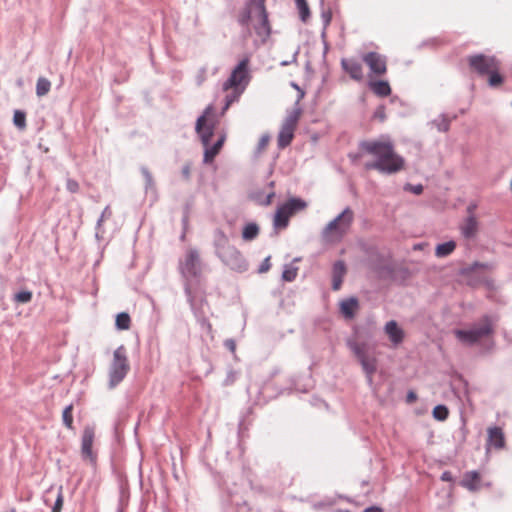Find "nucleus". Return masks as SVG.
<instances>
[{"label": "nucleus", "instance_id": "1", "mask_svg": "<svg viewBox=\"0 0 512 512\" xmlns=\"http://www.w3.org/2000/svg\"><path fill=\"white\" fill-rule=\"evenodd\" d=\"M204 264L201 260L199 250L189 248L185 251L183 258L179 259L178 270L183 278L184 292L191 309L194 310L196 317L202 327L211 330L212 326L209 320L197 313L195 310L197 300H205V279L203 276Z\"/></svg>", "mask_w": 512, "mask_h": 512}, {"label": "nucleus", "instance_id": "2", "mask_svg": "<svg viewBox=\"0 0 512 512\" xmlns=\"http://www.w3.org/2000/svg\"><path fill=\"white\" fill-rule=\"evenodd\" d=\"M359 149L374 158L364 164L368 171L375 170L383 175H393L405 168V159L396 153L390 140H363L359 143Z\"/></svg>", "mask_w": 512, "mask_h": 512}, {"label": "nucleus", "instance_id": "3", "mask_svg": "<svg viewBox=\"0 0 512 512\" xmlns=\"http://www.w3.org/2000/svg\"><path fill=\"white\" fill-rule=\"evenodd\" d=\"M258 22L254 25L255 33L262 38H268L271 34V25L265 0H246L243 8L239 11L237 22L240 26L249 28L252 17Z\"/></svg>", "mask_w": 512, "mask_h": 512}, {"label": "nucleus", "instance_id": "4", "mask_svg": "<svg viewBox=\"0 0 512 512\" xmlns=\"http://www.w3.org/2000/svg\"><path fill=\"white\" fill-rule=\"evenodd\" d=\"M214 248L217 257L231 270L241 273L248 269V263L242 253L230 244L227 235L221 229L215 231Z\"/></svg>", "mask_w": 512, "mask_h": 512}, {"label": "nucleus", "instance_id": "5", "mask_svg": "<svg viewBox=\"0 0 512 512\" xmlns=\"http://www.w3.org/2000/svg\"><path fill=\"white\" fill-rule=\"evenodd\" d=\"M494 322L495 320L490 315H484L480 325H474L469 330L456 329L454 335L460 342L472 346L482 338L494 333Z\"/></svg>", "mask_w": 512, "mask_h": 512}, {"label": "nucleus", "instance_id": "6", "mask_svg": "<svg viewBox=\"0 0 512 512\" xmlns=\"http://www.w3.org/2000/svg\"><path fill=\"white\" fill-rule=\"evenodd\" d=\"M130 370V364L127 356V350L124 345L118 346L113 352V358L109 367L108 387L114 389L127 376Z\"/></svg>", "mask_w": 512, "mask_h": 512}, {"label": "nucleus", "instance_id": "7", "mask_svg": "<svg viewBox=\"0 0 512 512\" xmlns=\"http://www.w3.org/2000/svg\"><path fill=\"white\" fill-rule=\"evenodd\" d=\"M354 221V212L350 207H346L338 216L330 221L322 230V238L330 239V234L335 233L339 237L345 235Z\"/></svg>", "mask_w": 512, "mask_h": 512}, {"label": "nucleus", "instance_id": "8", "mask_svg": "<svg viewBox=\"0 0 512 512\" xmlns=\"http://www.w3.org/2000/svg\"><path fill=\"white\" fill-rule=\"evenodd\" d=\"M249 58L244 57L232 70L230 76L224 81L222 89L228 91L232 87H244L249 84L251 76L249 71Z\"/></svg>", "mask_w": 512, "mask_h": 512}, {"label": "nucleus", "instance_id": "9", "mask_svg": "<svg viewBox=\"0 0 512 512\" xmlns=\"http://www.w3.org/2000/svg\"><path fill=\"white\" fill-rule=\"evenodd\" d=\"M350 349L353 351L365 372L367 382L373 383V375L377 371V360L373 355H369L366 351L364 343H350Z\"/></svg>", "mask_w": 512, "mask_h": 512}, {"label": "nucleus", "instance_id": "10", "mask_svg": "<svg viewBox=\"0 0 512 512\" xmlns=\"http://www.w3.org/2000/svg\"><path fill=\"white\" fill-rule=\"evenodd\" d=\"M301 112L302 111L299 107L295 108L284 119L277 139L278 147L280 149H284L291 144Z\"/></svg>", "mask_w": 512, "mask_h": 512}, {"label": "nucleus", "instance_id": "11", "mask_svg": "<svg viewBox=\"0 0 512 512\" xmlns=\"http://www.w3.org/2000/svg\"><path fill=\"white\" fill-rule=\"evenodd\" d=\"M467 62L470 69L480 76L487 75L492 69L500 68L496 57L482 53L467 56Z\"/></svg>", "mask_w": 512, "mask_h": 512}, {"label": "nucleus", "instance_id": "12", "mask_svg": "<svg viewBox=\"0 0 512 512\" xmlns=\"http://www.w3.org/2000/svg\"><path fill=\"white\" fill-rule=\"evenodd\" d=\"M94 438V427L86 426L81 438V457L84 461H89L91 465H96L97 463V455L92 450Z\"/></svg>", "mask_w": 512, "mask_h": 512}, {"label": "nucleus", "instance_id": "13", "mask_svg": "<svg viewBox=\"0 0 512 512\" xmlns=\"http://www.w3.org/2000/svg\"><path fill=\"white\" fill-rule=\"evenodd\" d=\"M43 502L51 507V512H61L64 504L63 487L50 486L43 495Z\"/></svg>", "mask_w": 512, "mask_h": 512}, {"label": "nucleus", "instance_id": "14", "mask_svg": "<svg viewBox=\"0 0 512 512\" xmlns=\"http://www.w3.org/2000/svg\"><path fill=\"white\" fill-rule=\"evenodd\" d=\"M212 106L209 105L204 113L198 117L196 121V132L200 136L201 142L204 147H207L211 143V139L214 135V125L205 124L206 116L211 112Z\"/></svg>", "mask_w": 512, "mask_h": 512}, {"label": "nucleus", "instance_id": "15", "mask_svg": "<svg viewBox=\"0 0 512 512\" xmlns=\"http://www.w3.org/2000/svg\"><path fill=\"white\" fill-rule=\"evenodd\" d=\"M363 61L367 64L370 69V72L381 76L387 71L386 58L374 51L368 52L363 55Z\"/></svg>", "mask_w": 512, "mask_h": 512}, {"label": "nucleus", "instance_id": "16", "mask_svg": "<svg viewBox=\"0 0 512 512\" xmlns=\"http://www.w3.org/2000/svg\"><path fill=\"white\" fill-rule=\"evenodd\" d=\"M341 67L353 80L362 81L364 78L362 64L355 59H341Z\"/></svg>", "mask_w": 512, "mask_h": 512}, {"label": "nucleus", "instance_id": "17", "mask_svg": "<svg viewBox=\"0 0 512 512\" xmlns=\"http://www.w3.org/2000/svg\"><path fill=\"white\" fill-rule=\"evenodd\" d=\"M486 445L495 449H503L505 447L503 429L498 426L488 427Z\"/></svg>", "mask_w": 512, "mask_h": 512}, {"label": "nucleus", "instance_id": "18", "mask_svg": "<svg viewBox=\"0 0 512 512\" xmlns=\"http://www.w3.org/2000/svg\"><path fill=\"white\" fill-rule=\"evenodd\" d=\"M468 211L472 213V207H469ZM478 228L479 224L476 217L470 214L460 225V232L465 239H472L476 236Z\"/></svg>", "mask_w": 512, "mask_h": 512}, {"label": "nucleus", "instance_id": "19", "mask_svg": "<svg viewBox=\"0 0 512 512\" xmlns=\"http://www.w3.org/2000/svg\"><path fill=\"white\" fill-rule=\"evenodd\" d=\"M347 272L345 262L337 260L332 268V289L337 291L341 288L344 276Z\"/></svg>", "mask_w": 512, "mask_h": 512}, {"label": "nucleus", "instance_id": "20", "mask_svg": "<svg viewBox=\"0 0 512 512\" xmlns=\"http://www.w3.org/2000/svg\"><path fill=\"white\" fill-rule=\"evenodd\" d=\"M480 480V474L477 471H467L460 481V485L469 491L475 492L481 487Z\"/></svg>", "mask_w": 512, "mask_h": 512}, {"label": "nucleus", "instance_id": "21", "mask_svg": "<svg viewBox=\"0 0 512 512\" xmlns=\"http://www.w3.org/2000/svg\"><path fill=\"white\" fill-rule=\"evenodd\" d=\"M293 214L285 205L281 204L274 215L273 225L277 229H285L289 224V219Z\"/></svg>", "mask_w": 512, "mask_h": 512}, {"label": "nucleus", "instance_id": "22", "mask_svg": "<svg viewBox=\"0 0 512 512\" xmlns=\"http://www.w3.org/2000/svg\"><path fill=\"white\" fill-rule=\"evenodd\" d=\"M385 332L388 334L389 339L395 345L400 344L404 338L403 330L398 326L395 320H390L385 324Z\"/></svg>", "mask_w": 512, "mask_h": 512}, {"label": "nucleus", "instance_id": "23", "mask_svg": "<svg viewBox=\"0 0 512 512\" xmlns=\"http://www.w3.org/2000/svg\"><path fill=\"white\" fill-rule=\"evenodd\" d=\"M359 307V302L356 297L347 298L340 303V311L346 319H352L355 316V311Z\"/></svg>", "mask_w": 512, "mask_h": 512}, {"label": "nucleus", "instance_id": "24", "mask_svg": "<svg viewBox=\"0 0 512 512\" xmlns=\"http://www.w3.org/2000/svg\"><path fill=\"white\" fill-rule=\"evenodd\" d=\"M370 90L379 97H387L391 94V87L386 80H370L368 82Z\"/></svg>", "mask_w": 512, "mask_h": 512}, {"label": "nucleus", "instance_id": "25", "mask_svg": "<svg viewBox=\"0 0 512 512\" xmlns=\"http://www.w3.org/2000/svg\"><path fill=\"white\" fill-rule=\"evenodd\" d=\"M225 141V135H222L213 145L209 144L205 147L204 151V163H210L213 161L215 156L219 153Z\"/></svg>", "mask_w": 512, "mask_h": 512}, {"label": "nucleus", "instance_id": "26", "mask_svg": "<svg viewBox=\"0 0 512 512\" xmlns=\"http://www.w3.org/2000/svg\"><path fill=\"white\" fill-rule=\"evenodd\" d=\"M456 248V242L453 240L438 244L435 248V256L444 258L453 253Z\"/></svg>", "mask_w": 512, "mask_h": 512}, {"label": "nucleus", "instance_id": "27", "mask_svg": "<svg viewBox=\"0 0 512 512\" xmlns=\"http://www.w3.org/2000/svg\"><path fill=\"white\" fill-rule=\"evenodd\" d=\"M259 235V226L255 222L246 224L242 231V238L245 241H252Z\"/></svg>", "mask_w": 512, "mask_h": 512}, {"label": "nucleus", "instance_id": "28", "mask_svg": "<svg viewBox=\"0 0 512 512\" xmlns=\"http://www.w3.org/2000/svg\"><path fill=\"white\" fill-rule=\"evenodd\" d=\"M288 210H291V213L294 214L296 212L302 211L307 207V203L301 198H291L287 202L283 203Z\"/></svg>", "mask_w": 512, "mask_h": 512}, {"label": "nucleus", "instance_id": "29", "mask_svg": "<svg viewBox=\"0 0 512 512\" xmlns=\"http://www.w3.org/2000/svg\"><path fill=\"white\" fill-rule=\"evenodd\" d=\"M275 196L274 191H270L269 193H264L262 191H257L252 194V199L260 205L268 206L272 202V198Z\"/></svg>", "mask_w": 512, "mask_h": 512}, {"label": "nucleus", "instance_id": "30", "mask_svg": "<svg viewBox=\"0 0 512 512\" xmlns=\"http://www.w3.org/2000/svg\"><path fill=\"white\" fill-rule=\"evenodd\" d=\"M432 124L436 127L439 132H448L450 129V123L447 113L440 114L436 119L432 121Z\"/></svg>", "mask_w": 512, "mask_h": 512}, {"label": "nucleus", "instance_id": "31", "mask_svg": "<svg viewBox=\"0 0 512 512\" xmlns=\"http://www.w3.org/2000/svg\"><path fill=\"white\" fill-rule=\"evenodd\" d=\"M233 91L226 95L225 105L223 107V113L230 107L231 104L239 100L240 95L244 92V87H232Z\"/></svg>", "mask_w": 512, "mask_h": 512}, {"label": "nucleus", "instance_id": "32", "mask_svg": "<svg viewBox=\"0 0 512 512\" xmlns=\"http://www.w3.org/2000/svg\"><path fill=\"white\" fill-rule=\"evenodd\" d=\"M51 88V82L45 77H39L36 83V95L42 97L46 95Z\"/></svg>", "mask_w": 512, "mask_h": 512}, {"label": "nucleus", "instance_id": "33", "mask_svg": "<svg viewBox=\"0 0 512 512\" xmlns=\"http://www.w3.org/2000/svg\"><path fill=\"white\" fill-rule=\"evenodd\" d=\"M115 325L119 330H127L131 325V318L128 313L121 312L117 314Z\"/></svg>", "mask_w": 512, "mask_h": 512}, {"label": "nucleus", "instance_id": "34", "mask_svg": "<svg viewBox=\"0 0 512 512\" xmlns=\"http://www.w3.org/2000/svg\"><path fill=\"white\" fill-rule=\"evenodd\" d=\"M72 411H73V404H69L64 408L63 413H62L63 424L69 430L74 429Z\"/></svg>", "mask_w": 512, "mask_h": 512}, {"label": "nucleus", "instance_id": "35", "mask_svg": "<svg viewBox=\"0 0 512 512\" xmlns=\"http://www.w3.org/2000/svg\"><path fill=\"white\" fill-rule=\"evenodd\" d=\"M298 268L292 264H286L282 272V279L286 282H292L297 277Z\"/></svg>", "mask_w": 512, "mask_h": 512}, {"label": "nucleus", "instance_id": "36", "mask_svg": "<svg viewBox=\"0 0 512 512\" xmlns=\"http://www.w3.org/2000/svg\"><path fill=\"white\" fill-rule=\"evenodd\" d=\"M13 123L18 129L24 130L27 126L26 113L21 110H15L13 115Z\"/></svg>", "mask_w": 512, "mask_h": 512}, {"label": "nucleus", "instance_id": "37", "mask_svg": "<svg viewBox=\"0 0 512 512\" xmlns=\"http://www.w3.org/2000/svg\"><path fill=\"white\" fill-rule=\"evenodd\" d=\"M432 414L436 420L444 421L448 418L449 410L445 405L439 404L434 407Z\"/></svg>", "mask_w": 512, "mask_h": 512}, {"label": "nucleus", "instance_id": "38", "mask_svg": "<svg viewBox=\"0 0 512 512\" xmlns=\"http://www.w3.org/2000/svg\"><path fill=\"white\" fill-rule=\"evenodd\" d=\"M488 84L491 87H497L504 81L503 77L499 73V69H492L488 74Z\"/></svg>", "mask_w": 512, "mask_h": 512}, {"label": "nucleus", "instance_id": "39", "mask_svg": "<svg viewBox=\"0 0 512 512\" xmlns=\"http://www.w3.org/2000/svg\"><path fill=\"white\" fill-rule=\"evenodd\" d=\"M296 7H297V9L299 11L300 20L303 23H306L309 20L310 16H311L310 9H309L307 1L296 5Z\"/></svg>", "mask_w": 512, "mask_h": 512}, {"label": "nucleus", "instance_id": "40", "mask_svg": "<svg viewBox=\"0 0 512 512\" xmlns=\"http://www.w3.org/2000/svg\"><path fill=\"white\" fill-rule=\"evenodd\" d=\"M32 297H33V295H32L31 291L23 290V291L16 293L13 297V300L16 303L25 304V303H29L32 300Z\"/></svg>", "mask_w": 512, "mask_h": 512}, {"label": "nucleus", "instance_id": "41", "mask_svg": "<svg viewBox=\"0 0 512 512\" xmlns=\"http://www.w3.org/2000/svg\"><path fill=\"white\" fill-rule=\"evenodd\" d=\"M140 171H141V173H142V175L144 177V180H145V189L146 190L153 189L154 186H155V183H154V179H153L152 173L145 166H142L140 168Z\"/></svg>", "mask_w": 512, "mask_h": 512}, {"label": "nucleus", "instance_id": "42", "mask_svg": "<svg viewBox=\"0 0 512 512\" xmlns=\"http://www.w3.org/2000/svg\"><path fill=\"white\" fill-rule=\"evenodd\" d=\"M111 217H112V210H111L110 206H109V205H107V206L103 209V211H102V213H101V215H100L99 219L97 220V228H100V227H101V225H102V223H103L106 219H109V218H111Z\"/></svg>", "mask_w": 512, "mask_h": 512}, {"label": "nucleus", "instance_id": "43", "mask_svg": "<svg viewBox=\"0 0 512 512\" xmlns=\"http://www.w3.org/2000/svg\"><path fill=\"white\" fill-rule=\"evenodd\" d=\"M190 209H191V206H190V204L187 203L185 205V207H184V212H183V217H182V225H183V235H182V237H184L185 232H186L187 227H188Z\"/></svg>", "mask_w": 512, "mask_h": 512}, {"label": "nucleus", "instance_id": "44", "mask_svg": "<svg viewBox=\"0 0 512 512\" xmlns=\"http://www.w3.org/2000/svg\"><path fill=\"white\" fill-rule=\"evenodd\" d=\"M270 141V136L268 134H263L258 142L256 152L261 153L268 145Z\"/></svg>", "mask_w": 512, "mask_h": 512}, {"label": "nucleus", "instance_id": "45", "mask_svg": "<svg viewBox=\"0 0 512 512\" xmlns=\"http://www.w3.org/2000/svg\"><path fill=\"white\" fill-rule=\"evenodd\" d=\"M79 183L75 179L68 178L66 180V189L70 193H77L79 191Z\"/></svg>", "mask_w": 512, "mask_h": 512}, {"label": "nucleus", "instance_id": "46", "mask_svg": "<svg viewBox=\"0 0 512 512\" xmlns=\"http://www.w3.org/2000/svg\"><path fill=\"white\" fill-rule=\"evenodd\" d=\"M270 259H271V257L268 256L262 261V263L258 267L259 273H265L270 269V267H271Z\"/></svg>", "mask_w": 512, "mask_h": 512}, {"label": "nucleus", "instance_id": "47", "mask_svg": "<svg viewBox=\"0 0 512 512\" xmlns=\"http://www.w3.org/2000/svg\"><path fill=\"white\" fill-rule=\"evenodd\" d=\"M405 189L411 191L415 195H420L423 192V186L421 184H417V185L408 184Z\"/></svg>", "mask_w": 512, "mask_h": 512}, {"label": "nucleus", "instance_id": "48", "mask_svg": "<svg viewBox=\"0 0 512 512\" xmlns=\"http://www.w3.org/2000/svg\"><path fill=\"white\" fill-rule=\"evenodd\" d=\"M374 117L379 118L381 121L385 120V118H386L385 107L383 105H380L377 107V109L374 112Z\"/></svg>", "mask_w": 512, "mask_h": 512}, {"label": "nucleus", "instance_id": "49", "mask_svg": "<svg viewBox=\"0 0 512 512\" xmlns=\"http://www.w3.org/2000/svg\"><path fill=\"white\" fill-rule=\"evenodd\" d=\"M224 346L229 350L231 351L232 353H235L236 351V342L234 339H226L224 341Z\"/></svg>", "mask_w": 512, "mask_h": 512}, {"label": "nucleus", "instance_id": "50", "mask_svg": "<svg viewBox=\"0 0 512 512\" xmlns=\"http://www.w3.org/2000/svg\"><path fill=\"white\" fill-rule=\"evenodd\" d=\"M182 176L185 180L190 179V173H191V165L189 163H186L182 169H181Z\"/></svg>", "mask_w": 512, "mask_h": 512}, {"label": "nucleus", "instance_id": "51", "mask_svg": "<svg viewBox=\"0 0 512 512\" xmlns=\"http://www.w3.org/2000/svg\"><path fill=\"white\" fill-rule=\"evenodd\" d=\"M440 479L445 482H454V477L450 471H444L441 474Z\"/></svg>", "mask_w": 512, "mask_h": 512}, {"label": "nucleus", "instance_id": "52", "mask_svg": "<svg viewBox=\"0 0 512 512\" xmlns=\"http://www.w3.org/2000/svg\"><path fill=\"white\" fill-rule=\"evenodd\" d=\"M417 399V395L413 391H409L407 394V402L411 403L414 402Z\"/></svg>", "mask_w": 512, "mask_h": 512}, {"label": "nucleus", "instance_id": "53", "mask_svg": "<svg viewBox=\"0 0 512 512\" xmlns=\"http://www.w3.org/2000/svg\"><path fill=\"white\" fill-rule=\"evenodd\" d=\"M364 512H383V510L378 506L367 507Z\"/></svg>", "mask_w": 512, "mask_h": 512}, {"label": "nucleus", "instance_id": "54", "mask_svg": "<svg viewBox=\"0 0 512 512\" xmlns=\"http://www.w3.org/2000/svg\"><path fill=\"white\" fill-rule=\"evenodd\" d=\"M322 17L324 19L325 25H328L330 23V20H331L330 13H328V14L323 13Z\"/></svg>", "mask_w": 512, "mask_h": 512}, {"label": "nucleus", "instance_id": "55", "mask_svg": "<svg viewBox=\"0 0 512 512\" xmlns=\"http://www.w3.org/2000/svg\"><path fill=\"white\" fill-rule=\"evenodd\" d=\"M448 118H449V123L451 124L452 121H454L458 118V114L457 113L448 114Z\"/></svg>", "mask_w": 512, "mask_h": 512}, {"label": "nucleus", "instance_id": "56", "mask_svg": "<svg viewBox=\"0 0 512 512\" xmlns=\"http://www.w3.org/2000/svg\"><path fill=\"white\" fill-rule=\"evenodd\" d=\"M478 267H481V268H482V267H484V264L479 263V262H475V263L473 264V266H472V268H473V269H474V268H478Z\"/></svg>", "mask_w": 512, "mask_h": 512}, {"label": "nucleus", "instance_id": "57", "mask_svg": "<svg viewBox=\"0 0 512 512\" xmlns=\"http://www.w3.org/2000/svg\"><path fill=\"white\" fill-rule=\"evenodd\" d=\"M305 1H306V0H295V4H296V5H298V4L303 3V2H305Z\"/></svg>", "mask_w": 512, "mask_h": 512}, {"label": "nucleus", "instance_id": "58", "mask_svg": "<svg viewBox=\"0 0 512 512\" xmlns=\"http://www.w3.org/2000/svg\"><path fill=\"white\" fill-rule=\"evenodd\" d=\"M336 512H350V511L347 509H338Z\"/></svg>", "mask_w": 512, "mask_h": 512}, {"label": "nucleus", "instance_id": "59", "mask_svg": "<svg viewBox=\"0 0 512 512\" xmlns=\"http://www.w3.org/2000/svg\"><path fill=\"white\" fill-rule=\"evenodd\" d=\"M117 512H123V508H122V506H121V505H119V506H118V508H117Z\"/></svg>", "mask_w": 512, "mask_h": 512}, {"label": "nucleus", "instance_id": "60", "mask_svg": "<svg viewBox=\"0 0 512 512\" xmlns=\"http://www.w3.org/2000/svg\"><path fill=\"white\" fill-rule=\"evenodd\" d=\"M202 82H203V78H202V77H199V79H198V85H201V84H202Z\"/></svg>", "mask_w": 512, "mask_h": 512}, {"label": "nucleus", "instance_id": "61", "mask_svg": "<svg viewBox=\"0 0 512 512\" xmlns=\"http://www.w3.org/2000/svg\"><path fill=\"white\" fill-rule=\"evenodd\" d=\"M288 64H289V62H288V61H284V62H282V63H281V65H282V66H286V65H288Z\"/></svg>", "mask_w": 512, "mask_h": 512}, {"label": "nucleus", "instance_id": "62", "mask_svg": "<svg viewBox=\"0 0 512 512\" xmlns=\"http://www.w3.org/2000/svg\"><path fill=\"white\" fill-rule=\"evenodd\" d=\"M465 112H466V111H465V109H460V110H459V113H460V114H465Z\"/></svg>", "mask_w": 512, "mask_h": 512}, {"label": "nucleus", "instance_id": "63", "mask_svg": "<svg viewBox=\"0 0 512 512\" xmlns=\"http://www.w3.org/2000/svg\"><path fill=\"white\" fill-rule=\"evenodd\" d=\"M293 88L299 89L298 85L293 84Z\"/></svg>", "mask_w": 512, "mask_h": 512}, {"label": "nucleus", "instance_id": "64", "mask_svg": "<svg viewBox=\"0 0 512 512\" xmlns=\"http://www.w3.org/2000/svg\"><path fill=\"white\" fill-rule=\"evenodd\" d=\"M10 512H16V510H15V509H12Z\"/></svg>", "mask_w": 512, "mask_h": 512}]
</instances>
